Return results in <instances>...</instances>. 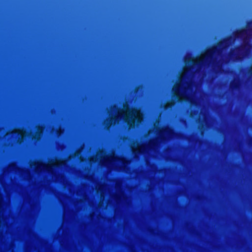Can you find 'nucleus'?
Returning a JSON list of instances; mask_svg holds the SVG:
<instances>
[{
  "instance_id": "1",
  "label": "nucleus",
  "mask_w": 252,
  "mask_h": 252,
  "mask_svg": "<svg viewBox=\"0 0 252 252\" xmlns=\"http://www.w3.org/2000/svg\"><path fill=\"white\" fill-rule=\"evenodd\" d=\"M232 40V37L229 36L224 38L222 41L219 42L217 46H214L206 51L204 57L206 59H212L214 55L218 52V47H222L224 46H228Z\"/></svg>"
},
{
  "instance_id": "2",
  "label": "nucleus",
  "mask_w": 252,
  "mask_h": 252,
  "mask_svg": "<svg viewBox=\"0 0 252 252\" xmlns=\"http://www.w3.org/2000/svg\"><path fill=\"white\" fill-rule=\"evenodd\" d=\"M182 79L180 78L179 83L174 87L173 89L174 94L178 97L180 98L181 96H183L186 100H189V97L186 95H182L181 94V91L182 88V84H181Z\"/></svg>"
},
{
  "instance_id": "3",
  "label": "nucleus",
  "mask_w": 252,
  "mask_h": 252,
  "mask_svg": "<svg viewBox=\"0 0 252 252\" xmlns=\"http://www.w3.org/2000/svg\"><path fill=\"white\" fill-rule=\"evenodd\" d=\"M243 50V46H238L236 48V52L237 54L235 53L234 50H231L229 54V56L230 57H235L236 59L239 58V54L240 52H241Z\"/></svg>"
},
{
  "instance_id": "4",
  "label": "nucleus",
  "mask_w": 252,
  "mask_h": 252,
  "mask_svg": "<svg viewBox=\"0 0 252 252\" xmlns=\"http://www.w3.org/2000/svg\"><path fill=\"white\" fill-rule=\"evenodd\" d=\"M240 83L239 81H233L231 82L230 85V88L233 90H237L239 89Z\"/></svg>"
},
{
  "instance_id": "5",
  "label": "nucleus",
  "mask_w": 252,
  "mask_h": 252,
  "mask_svg": "<svg viewBox=\"0 0 252 252\" xmlns=\"http://www.w3.org/2000/svg\"><path fill=\"white\" fill-rule=\"evenodd\" d=\"M204 58H198L195 60H191V62L193 65H202L204 63Z\"/></svg>"
},
{
  "instance_id": "6",
  "label": "nucleus",
  "mask_w": 252,
  "mask_h": 252,
  "mask_svg": "<svg viewBox=\"0 0 252 252\" xmlns=\"http://www.w3.org/2000/svg\"><path fill=\"white\" fill-rule=\"evenodd\" d=\"M247 32V30L245 29H242L239 31H237L234 33V36L237 38L242 37Z\"/></svg>"
},
{
  "instance_id": "7",
  "label": "nucleus",
  "mask_w": 252,
  "mask_h": 252,
  "mask_svg": "<svg viewBox=\"0 0 252 252\" xmlns=\"http://www.w3.org/2000/svg\"><path fill=\"white\" fill-rule=\"evenodd\" d=\"M128 112L131 116H134L135 113L136 112V110L131 111L130 109H128Z\"/></svg>"
},
{
  "instance_id": "8",
  "label": "nucleus",
  "mask_w": 252,
  "mask_h": 252,
  "mask_svg": "<svg viewBox=\"0 0 252 252\" xmlns=\"http://www.w3.org/2000/svg\"><path fill=\"white\" fill-rule=\"evenodd\" d=\"M249 73L251 75H252V67H250L249 70Z\"/></svg>"
},
{
  "instance_id": "9",
  "label": "nucleus",
  "mask_w": 252,
  "mask_h": 252,
  "mask_svg": "<svg viewBox=\"0 0 252 252\" xmlns=\"http://www.w3.org/2000/svg\"><path fill=\"white\" fill-rule=\"evenodd\" d=\"M122 162L123 163H126L127 162V160H126L125 158H122Z\"/></svg>"
},
{
  "instance_id": "10",
  "label": "nucleus",
  "mask_w": 252,
  "mask_h": 252,
  "mask_svg": "<svg viewBox=\"0 0 252 252\" xmlns=\"http://www.w3.org/2000/svg\"><path fill=\"white\" fill-rule=\"evenodd\" d=\"M251 24V23L249 22V23H248V25L249 26Z\"/></svg>"
},
{
  "instance_id": "11",
  "label": "nucleus",
  "mask_w": 252,
  "mask_h": 252,
  "mask_svg": "<svg viewBox=\"0 0 252 252\" xmlns=\"http://www.w3.org/2000/svg\"><path fill=\"white\" fill-rule=\"evenodd\" d=\"M153 145H155V143L153 142L151 143Z\"/></svg>"
},
{
  "instance_id": "12",
  "label": "nucleus",
  "mask_w": 252,
  "mask_h": 252,
  "mask_svg": "<svg viewBox=\"0 0 252 252\" xmlns=\"http://www.w3.org/2000/svg\"><path fill=\"white\" fill-rule=\"evenodd\" d=\"M167 106H168V107H171V105H170V104H169Z\"/></svg>"
}]
</instances>
